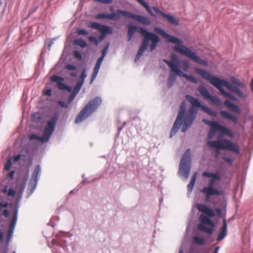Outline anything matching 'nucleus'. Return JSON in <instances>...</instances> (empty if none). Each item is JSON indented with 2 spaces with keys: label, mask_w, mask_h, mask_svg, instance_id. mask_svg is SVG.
Masks as SVG:
<instances>
[{
  "label": "nucleus",
  "mask_w": 253,
  "mask_h": 253,
  "mask_svg": "<svg viewBox=\"0 0 253 253\" xmlns=\"http://www.w3.org/2000/svg\"><path fill=\"white\" fill-rule=\"evenodd\" d=\"M186 99L192 105L186 111L185 101H183L180 106L179 110L176 119L173 125L170 133V137H172L179 129L183 123L181 128L182 132H185L193 124L196 117L198 108H201L204 112L212 117H216L217 113L207 106L202 104L199 99L190 95H186Z\"/></svg>",
  "instance_id": "1"
},
{
  "label": "nucleus",
  "mask_w": 253,
  "mask_h": 253,
  "mask_svg": "<svg viewBox=\"0 0 253 253\" xmlns=\"http://www.w3.org/2000/svg\"><path fill=\"white\" fill-rule=\"evenodd\" d=\"M136 31L140 33L141 35L143 37V39L135 57L134 61L135 62L139 59L144 51L148 48L150 42H151L150 52L153 51L160 42V39L157 34L149 32L142 27H138L137 26L132 24L128 25L127 41L128 42L131 40L134 32Z\"/></svg>",
  "instance_id": "2"
},
{
  "label": "nucleus",
  "mask_w": 253,
  "mask_h": 253,
  "mask_svg": "<svg viewBox=\"0 0 253 253\" xmlns=\"http://www.w3.org/2000/svg\"><path fill=\"white\" fill-rule=\"evenodd\" d=\"M195 71L202 78L209 81L210 84L219 90L221 94L226 97H228L234 101H237L238 100L235 96L229 92L225 91L223 88V86H225L230 91L236 93L240 98H246L247 97V94L244 93L238 87L232 85L230 83L225 80L213 76L204 69L197 68L195 69Z\"/></svg>",
  "instance_id": "3"
},
{
  "label": "nucleus",
  "mask_w": 253,
  "mask_h": 253,
  "mask_svg": "<svg viewBox=\"0 0 253 253\" xmlns=\"http://www.w3.org/2000/svg\"><path fill=\"white\" fill-rule=\"evenodd\" d=\"M154 31L167 39L168 42L176 44L177 45L173 47V50L183 55L186 56L190 59L192 60L197 63L204 66L208 65V62L207 61L200 59L190 48L183 45L182 44V41L179 38L168 34L164 30L158 27H155Z\"/></svg>",
  "instance_id": "4"
},
{
  "label": "nucleus",
  "mask_w": 253,
  "mask_h": 253,
  "mask_svg": "<svg viewBox=\"0 0 253 253\" xmlns=\"http://www.w3.org/2000/svg\"><path fill=\"white\" fill-rule=\"evenodd\" d=\"M102 103V99L100 97H96L90 100L81 110L76 118L75 122L78 124L82 122L95 111Z\"/></svg>",
  "instance_id": "5"
},
{
  "label": "nucleus",
  "mask_w": 253,
  "mask_h": 253,
  "mask_svg": "<svg viewBox=\"0 0 253 253\" xmlns=\"http://www.w3.org/2000/svg\"><path fill=\"white\" fill-rule=\"evenodd\" d=\"M58 120V116L54 114L47 122L42 136L32 134L30 136V140L36 139L43 143L48 142L55 130L56 124Z\"/></svg>",
  "instance_id": "6"
},
{
  "label": "nucleus",
  "mask_w": 253,
  "mask_h": 253,
  "mask_svg": "<svg viewBox=\"0 0 253 253\" xmlns=\"http://www.w3.org/2000/svg\"><path fill=\"white\" fill-rule=\"evenodd\" d=\"M207 145L211 148L216 149V157L218 156L220 150H230L235 152L236 154H238L240 152L238 146L228 140H224L223 141L219 140L209 141L207 142Z\"/></svg>",
  "instance_id": "7"
},
{
  "label": "nucleus",
  "mask_w": 253,
  "mask_h": 253,
  "mask_svg": "<svg viewBox=\"0 0 253 253\" xmlns=\"http://www.w3.org/2000/svg\"><path fill=\"white\" fill-rule=\"evenodd\" d=\"M211 179L210 180L207 186L204 187L201 190L202 192L205 195L206 201L209 199L213 196H220L222 194V192L213 187L215 180H219L221 177L218 173H212Z\"/></svg>",
  "instance_id": "8"
},
{
  "label": "nucleus",
  "mask_w": 253,
  "mask_h": 253,
  "mask_svg": "<svg viewBox=\"0 0 253 253\" xmlns=\"http://www.w3.org/2000/svg\"><path fill=\"white\" fill-rule=\"evenodd\" d=\"M191 151L187 149L184 153L179 164V173L186 179L188 178L191 169Z\"/></svg>",
  "instance_id": "9"
},
{
  "label": "nucleus",
  "mask_w": 253,
  "mask_h": 253,
  "mask_svg": "<svg viewBox=\"0 0 253 253\" xmlns=\"http://www.w3.org/2000/svg\"><path fill=\"white\" fill-rule=\"evenodd\" d=\"M26 184V180H18L15 182V189L16 190L18 197L16 200L14 212L12 218H15V219H17L19 204L22 197L23 193L25 188Z\"/></svg>",
  "instance_id": "10"
},
{
  "label": "nucleus",
  "mask_w": 253,
  "mask_h": 253,
  "mask_svg": "<svg viewBox=\"0 0 253 253\" xmlns=\"http://www.w3.org/2000/svg\"><path fill=\"white\" fill-rule=\"evenodd\" d=\"M41 167L40 165L36 166L32 174L27 191V198L29 197L36 189L41 174Z\"/></svg>",
  "instance_id": "11"
},
{
  "label": "nucleus",
  "mask_w": 253,
  "mask_h": 253,
  "mask_svg": "<svg viewBox=\"0 0 253 253\" xmlns=\"http://www.w3.org/2000/svg\"><path fill=\"white\" fill-rule=\"evenodd\" d=\"M86 77V69L85 68H84L80 76V80L77 82L76 85L73 89L72 92L68 98V104L73 101L77 94L79 92Z\"/></svg>",
  "instance_id": "12"
},
{
  "label": "nucleus",
  "mask_w": 253,
  "mask_h": 253,
  "mask_svg": "<svg viewBox=\"0 0 253 253\" xmlns=\"http://www.w3.org/2000/svg\"><path fill=\"white\" fill-rule=\"evenodd\" d=\"M198 91L205 99H209L217 106H220L222 104L221 100L218 97L211 95L208 89L203 85H200L197 88Z\"/></svg>",
  "instance_id": "13"
},
{
  "label": "nucleus",
  "mask_w": 253,
  "mask_h": 253,
  "mask_svg": "<svg viewBox=\"0 0 253 253\" xmlns=\"http://www.w3.org/2000/svg\"><path fill=\"white\" fill-rule=\"evenodd\" d=\"M122 13V16L127 18L132 19L139 23L149 25L151 24V22L149 19L146 17H144L142 15H137L132 13L130 11L127 10H124V11H121Z\"/></svg>",
  "instance_id": "14"
},
{
  "label": "nucleus",
  "mask_w": 253,
  "mask_h": 253,
  "mask_svg": "<svg viewBox=\"0 0 253 253\" xmlns=\"http://www.w3.org/2000/svg\"><path fill=\"white\" fill-rule=\"evenodd\" d=\"M163 62L167 64L171 72H175L177 74L181 71L179 66V60L176 54H171V61L168 59H164Z\"/></svg>",
  "instance_id": "15"
},
{
  "label": "nucleus",
  "mask_w": 253,
  "mask_h": 253,
  "mask_svg": "<svg viewBox=\"0 0 253 253\" xmlns=\"http://www.w3.org/2000/svg\"><path fill=\"white\" fill-rule=\"evenodd\" d=\"M120 11H124V10L119 9L116 10V12L110 14L104 12L100 13L97 14L95 17L97 19L107 18L112 20H117L122 16V13Z\"/></svg>",
  "instance_id": "16"
},
{
  "label": "nucleus",
  "mask_w": 253,
  "mask_h": 253,
  "mask_svg": "<svg viewBox=\"0 0 253 253\" xmlns=\"http://www.w3.org/2000/svg\"><path fill=\"white\" fill-rule=\"evenodd\" d=\"M152 9L158 14L166 18L170 24L173 25H178L179 21L170 14H166L160 10L157 6H154Z\"/></svg>",
  "instance_id": "17"
},
{
  "label": "nucleus",
  "mask_w": 253,
  "mask_h": 253,
  "mask_svg": "<svg viewBox=\"0 0 253 253\" xmlns=\"http://www.w3.org/2000/svg\"><path fill=\"white\" fill-rule=\"evenodd\" d=\"M52 242V252L53 253H63L68 251L66 246H61L60 243L56 240L53 239Z\"/></svg>",
  "instance_id": "18"
},
{
  "label": "nucleus",
  "mask_w": 253,
  "mask_h": 253,
  "mask_svg": "<svg viewBox=\"0 0 253 253\" xmlns=\"http://www.w3.org/2000/svg\"><path fill=\"white\" fill-rule=\"evenodd\" d=\"M227 234V224L226 222V220L225 218H224L223 219V225L220 227L218 236L217 237V241H222Z\"/></svg>",
  "instance_id": "19"
},
{
  "label": "nucleus",
  "mask_w": 253,
  "mask_h": 253,
  "mask_svg": "<svg viewBox=\"0 0 253 253\" xmlns=\"http://www.w3.org/2000/svg\"><path fill=\"white\" fill-rule=\"evenodd\" d=\"M17 219L14 218H12L10 226L8 229L7 235L6 237V243L7 245H8L10 240L12 239L13 237V232L14 231V229L15 227V225L16 224Z\"/></svg>",
  "instance_id": "20"
},
{
  "label": "nucleus",
  "mask_w": 253,
  "mask_h": 253,
  "mask_svg": "<svg viewBox=\"0 0 253 253\" xmlns=\"http://www.w3.org/2000/svg\"><path fill=\"white\" fill-rule=\"evenodd\" d=\"M220 114L223 118L230 120L235 124L238 123V119L235 115H233L226 111H221Z\"/></svg>",
  "instance_id": "21"
},
{
  "label": "nucleus",
  "mask_w": 253,
  "mask_h": 253,
  "mask_svg": "<svg viewBox=\"0 0 253 253\" xmlns=\"http://www.w3.org/2000/svg\"><path fill=\"white\" fill-rule=\"evenodd\" d=\"M173 73H170L169 78L167 85L169 88H170L172 86L173 84L175 82L176 80V78L177 76H179V74H177L175 72H173Z\"/></svg>",
  "instance_id": "22"
},
{
  "label": "nucleus",
  "mask_w": 253,
  "mask_h": 253,
  "mask_svg": "<svg viewBox=\"0 0 253 253\" xmlns=\"http://www.w3.org/2000/svg\"><path fill=\"white\" fill-rule=\"evenodd\" d=\"M177 74H179V76L185 78L187 81L192 83L197 84L198 82V81L196 78L191 75H189L185 73H184L183 72H182L181 70Z\"/></svg>",
  "instance_id": "23"
},
{
  "label": "nucleus",
  "mask_w": 253,
  "mask_h": 253,
  "mask_svg": "<svg viewBox=\"0 0 253 253\" xmlns=\"http://www.w3.org/2000/svg\"><path fill=\"white\" fill-rule=\"evenodd\" d=\"M197 177V172H195L192 175L190 183L187 185L188 194L190 195L195 185Z\"/></svg>",
  "instance_id": "24"
},
{
  "label": "nucleus",
  "mask_w": 253,
  "mask_h": 253,
  "mask_svg": "<svg viewBox=\"0 0 253 253\" xmlns=\"http://www.w3.org/2000/svg\"><path fill=\"white\" fill-rule=\"evenodd\" d=\"M102 34H112L113 33V30L108 26L101 25L99 31Z\"/></svg>",
  "instance_id": "25"
},
{
  "label": "nucleus",
  "mask_w": 253,
  "mask_h": 253,
  "mask_svg": "<svg viewBox=\"0 0 253 253\" xmlns=\"http://www.w3.org/2000/svg\"><path fill=\"white\" fill-rule=\"evenodd\" d=\"M198 228L199 230L204 231L209 235H211L213 233V229L211 228L207 227L204 224H199L198 226Z\"/></svg>",
  "instance_id": "26"
},
{
  "label": "nucleus",
  "mask_w": 253,
  "mask_h": 253,
  "mask_svg": "<svg viewBox=\"0 0 253 253\" xmlns=\"http://www.w3.org/2000/svg\"><path fill=\"white\" fill-rule=\"evenodd\" d=\"M199 219L202 223L201 224L212 225V220L209 217L204 214H201L199 217Z\"/></svg>",
  "instance_id": "27"
},
{
  "label": "nucleus",
  "mask_w": 253,
  "mask_h": 253,
  "mask_svg": "<svg viewBox=\"0 0 253 253\" xmlns=\"http://www.w3.org/2000/svg\"><path fill=\"white\" fill-rule=\"evenodd\" d=\"M231 82L234 84L233 85L236 86L239 88H244L245 87V84L241 82L239 79L235 77L232 76L231 77Z\"/></svg>",
  "instance_id": "28"
},
{
  "label": "nucleus",
  "mask_w": 253,
  "mask_h": 253,
  "mask_svg": "<svg viewBox=\"0 0 253 253\" xmlns=\"http://www.w3.org/2000/svg\"><path fill=\"white\" fill-rule=\"evenodd\" d=\"M211 127V130L215 131H219L221 132L224 126L220 125L218 123L216 122L213 121Z\"/></svg>",
  "instance_id": "29"
},
{
  "label": "nucleus",
  "mask_w": 253,
  "mask_h": 253,
  "mask_svg": "<svg viewBox=\"0 0 253 253\" xmlns=\"http://www.w3.org/2000/svg\"><path fill=\"white\" fill-rule=\"evenodd\" d=\"M193 241L196 244L203 246L205 244V241L204 239L198 236H194L193 238Z\"/></svg>",
  "instance_id": "30"
},
{
  "label": "nucleus",
  "mask_w": 253,
  "mask_h": 253,
  "mask_svg": "<svg viewBox=\"0 0 253 253\" xmlns=\"http://www.w3.org/2000/svg\"><path fill=\"white\" fill-rule=\"evenodd\" d=\"M74 43L82 48H84L87 46L86 42L83 39H77L75 40Z\"/></svg>",
  "instance_id": "31"
},
{
  "label": "nucleus",
  "mask_w": 253,
  "mask_h": 253,
  "mask_svg": "<svg viewBox=\"0 0 253 253\" xmlns=\"http://www.w3.org/2000/svg\"><path fill=\"white\" fill-rule=\"evenodd\" d=\"M50 80L52 82H56L57 83V85H58L59 83H61L64 81V79L63 77L54 75L50 77Z\"/></svg>",
  "instance_id": "32"
},
{
  "label": "nucleus",
  "mask_w": 253,
  "mask_h": 253,
  "mask_svg": "<svg viewBox=\"0 0 253 253\" xmlns=\"http://www.w3.org/2000/svg\"><path fill=\"white\" fill-rule=\"evenodd\" d=\"M101 24L96 22H90L88 23V27L99 31Z\"/></svg>",
  "instance_id": "33"
},
{
  "label": "nucleus",
  "mask_w": 253,
  "mask_h": 253,
  "mask_svg": "<svg viewBox=\"0 0 253 253\" xmlns=\"http://www.w3.org/2000/svg\"><path fill=\"white\" fill-rule=\"evenodd\" d=\"M221 133L223 134L227 135L230 137H233L234 135L233 133L229 129L225 126L223 127Z\"/></svg>",
  "instance_id": "34"
},
{
  "label": "nucleus",
  "mask_w": 253,
  "mask_h": 253,
  "mask_svg": "<svg viewBox=\"0 0 253 253\" xmlns=\"http://www.w3.org/2000/svg\"><path fill=\"white\" fill-rule=\"evenodd\" d=\"M196 207L199 211L203 213H205L208 208L206 205L202 204H198L196 206Z\"/></svg>",
  "instance_id": "35"
},
{
  "label": "nucleus",
  "mask_w": 253,
  "mask_h": 253,
  "mask_svg": "<svg viewBox=\"0 0 253 253\" xmlns=\"http://www.w3.org/2000/svg\"><path fill=\"white\" fill-rule=\"evenodd\" d=\"M11 166V158H9L4 166V169L6 171H8L10 169V167Z\"/></svg>",
  "instance_id": "36"
},
{
  "label": "nucleus",
  "mask_w": 253,
  "mask_h": 253,
  "mask_svg": "<svg viewBox=\"0 0 253 253\" xmlns=\"http://www.w3.org/2000/svg\"><path fill=\"white\" fill-rule=\"evenodd\" d=\"M16 189L14 190L12 188L9 189L7 193V196L8 197H13L16 194Z\"/></svg>",
  "instance_id": "37"
},
{
  "label": "nucleus",
  "mask_w": 253,
  "mask_h": 253,
  "mask_svg": "<svg viewBox=\"0 0 253 253\" xmlns=\"http://www.w3.org/2000/svg\"><path fill=\"white\" fill-rule=\"evenodd\" d=\"M210 217H212L214 216L213 211L210 208H208L205 212L204 213Z\"/></svg>",
  "instance_id": "38"
},
{
  "label": "nucleus",
  "mask_w": 253,
  "mask_h": 253,
  "mask_svg": "<svg viewBox=\"0 0 253 253\" xmlns=\"http://www.w3.org/2000/svg\"><path fill=\"white\" fill-rule=\"evenodd\" d=\"M98 72V71L93 69V72L90 79V84H92L94 82V81L95 80V78L97 76Z\"/></svg>",
  "instance_id": "39"
},
{
  "label": "nucleus",
  "mask_w": 253,
  "mask_h": 253,
  "mask_svg": "<svg viewBox=\"0 0 253 253\" xmlns=\"http://www.w3.org/2000/svg\"><path fill=\"white\" fill-rule=\"evenodd\" d=\"M231 109H232L233 111L236 112L237 114H240L241 113V110L239 108V107L236 104H233V105L232 106V107L230 108Z\"/></svg>",
  "instance_id": "40"
},
{
  "label": "nucleus",
  "mask_w": 253,
  "mask_h": 253,
  "mask_svg": "<svg viewBox=\"0 0 253 253\" xmlns=\"http://www.w3.org/2000/svg\"><path fill=\"white\" fill-rule=\"evenodd\" d=\"M109 42H108L106 45L105 46V47L103 48V50H102V52H101V55L102 56H103L104 57H105L106 55V53H107V52L109 49Z\"/></svg>",
  "instance_id": "41"
},
{
  "label": "nucleus",
  "mask_w": 253,
  "mask_h": 253,
  "mask_svg": "<svg viewBox=\"0 0 253 253\" xmlns=\"http://www.w3.org/2000/svg\"><path fill=\"white\" fill-rule=\"evenodd\" d=\"M78 34L80 35H87L89 34V33L85 30L83 29H79L77 30Z\"/></svg>",
  "instance_id": "42"
},
{
  "label": "nucleus",
  "mask_w": 253,
  "mask_h": 253,
  "mask_svg": "<svg viewBox=\"0 0 253 253\" xmlns=\"http://www.w3.org/2000/svg\"><path fill=\"white\" fill-rule=\"evenodd\" d=\"M95 2H100L103 4H110L113 2L112 0H94Z\"/></svg>",
  "instance_id": "43"
},
{
  "label": "nucleus",
  "mask_w": 253,
  "mask_h": 253,
  "mask_svg": "<svg viewBox=\"0 0 253 253\" xmlns=\"http://www.w3.org/2000/svg\"><path fill=\"white\" fill-rule=\"evenodd\" d=\"M88 39L91 42H94L96 43V45H98L99 44V41L97 40V39L94 37V36H89L88 37Z\"/></svg>",
  "instance_id": "44"
},
{
  "label": "nucleus",
  "mask_w": 253,
  "mask_h": 253,
  "mask_svg": "<svg viewBox=\"0 0 253 253\" xmlns=\"http://www.w3.org/2000/svg\"><path fill=\"white\" fill-rule=\"evenodd\" d=\"M66 69L69 70L75 71L77 70V68L73 64H68L66 66Z\"/></svg>",
  "instance_id": "45"
},
{
  "label": "nucleus",
  "mask_w": 253,
  "mask_h": 253,
  "mask_svg": "<svg viewBox=\"0 0 253 253\" xmlns=\"http://www.w3.org/2000/svg\"><path fill=\"white\" fill-rule=\"evenodd\" d=\"M74 55L75 57L81 60L83 58L82 54L79 52L78 51H75L74 53Z\"/></svg>",
  "instance_id": "46"
},
{
  "label": "nucleus",
  "mask_w": 253,
  "mask_h": 253,
  "mask_svg": "<svg viewBox=\"0 0 253 253\" xmlns=\"http://www.w3.org/2000/svg\"><path fill=\"white\" fill-rule=\"evenodd\" d=\"M0 186H1V187H2V185H0ZM8 186L7 185H5L3 187V188H1V190H0V193H3L4 194H6L7 195V193L8 192Z\"/></svg>",
  "instance_id": "47"
},
{
  "label": "nucleus",
  "mask_w": 253,
  "mask_h": 253,
  "mask_svg": "<svg viewBox=\"0 0 253 253\" xmlns=\"http://www.w3.org/2000/svg\"><path fill=\"white\" fill-rule=\"evenodd\" d=\"M233 103H232L231 101H230L229 100H226L224 101V104L226 106L228 107L229 108H230L233 105Z\"/></svg>",
  "instance_id": "48"
},
{
  "label": "nucleus",
  "mask_w": 253,
  "mask_h": 253,
  "mask_svg": "<svg viewBox=\"0 0 253 253\" xmlns=\"http://www.w3.org/2000/svg\"><path fill=\"white\" fill-rule=\"evenodd\" d=\"M14 174H15V170H12L10 171L9 172L7 173L6 174V177H8V178H12L14 177Z\"/></svg>",
  "instance_id": "49"
},
{
  "label": "nucleus",
  "mask_w": 253,
  "mask_h": 253,
  "mask_svg": "<svg viewBox=\"0 0 253 253\" xmlns=\"http://www.w3.org/2000/svg\"><path fill=\"white\" fill-rule=\"evenodd\" d=\"M22 155L21 154H18L13 157V161L14 162L16 163L19 161L21 158Z\"/></svg>",
  "instance_id": "50"
},
{
  "label": "nucleus",
  "mask_w": 253,
  "mask_h": 253,
  "mask_svg": "<svg viewBox=\"0 0 253 253\" xmlns=\"http://www.w3.org/2000/svg\"><path fill=\"white\" fill-rule=\"evenodd\" d=\"M58 104L63 108H67L68 107V104H67L61 100L58 101Z\"/></svg>",
  "instance_id": "51"
},
{
  "label": "nucleus",
  "mask_w": 253,
  "mask_h": 253,
  "mask_svg": "<svg viewBox=\"0 0 253 253\" xmlns=\"http://www.w3.org/2000/svg\"><path fill=\"white\" fill-rule=\"evenodd\" d=\"M66 84L63 83V82H61V83H59L58 85H57L58 87L60 90H64L66 87Z\"/></svg>",
  "instance_id": "52"
},
{
  "label": "nucleus",
  "mask_w": 253,
  "mask_h": 253,
  "mask_svg": "<svg viewBox=\"0 0 253 253\" xmlns=\"http://www.w3.org/2000/svg\"><path fill=\"white\" fill-rule=\"evenodd\" d=\"M223 159L226 162H227L228 163H229L230 164L232 165V163H233V160L231 159V158H227V157H224L223 158Z\"/></svg>",
  "instance_id": "53"
},
{
  "label": "nucleus",
  "mask_w": 253,
  "mask_h": 253,
  "mask_svg": "<svg viewBox=\"0 0 253 253\" xmlns=\"http://www.w3.org/2000/svg\"><path fill=\"white\" fill-rule=\"evenodd\" d=\"M211 172H210L209 171H204L203 173V175L205 177H211Z\"/></svg>",
  "instance_id": "54"
},
{
  "label": "nucleus",
  "mask_w": 253,
  "mask_h": 253,
  "mask_svg": "<svg viewBox=\"0 0 253 253\" xmlns=\"http://www.w3.org/2000/svg\"><path fill=\"white\" fill-rule=\"evenodd\" d=\"M203 122L206 125L209 126H211L213 121H209L208 120H207V119H203Z\"/></svg>",
  "instance_id": "55"
},
{
  "label": "nucleus",
  "mask_w": 253,
  "mask_h": 253,
  "mask_svg": "<svg viewBox=\"0 0 253 253\" xmlns=\"http://www.w3.org/2000/svg\"><path fill=\"white\" fill-rule=\"evenodd\" d=\"M183 65H184V69L185 71H187L188 67H189V64L187 61H184L183 62Z\"/></svg>",
  "instance_id": "56"
},
{
  "label": "nucleus",
  "mask_w": 253,
  "mask_h": 253,
  "mask_svg": "<svg viewBox=\"0 0 253 253\" xmlns=\"http://www.w3.org/2000/svg\"><path fill=\"white\" fill-rule=\"evenodd\" d=\"M101 65V64L100 63H98L97 62H96V64L95 65V67L94 68V70H97V71H99Z\"/></svg>",
  "instance_id": "57"
},
{
  "label": "nucleus",
  "mask_w": 253,
  "mask_h": 253,
  "mask_svg": "<svg viewBox=\"0 0 253 253\" xmlns=\"http://www.w3.org/2000/svg\"><path fill=\"white\" fill-rule=\"evenodd\" d=\"M44 94L47 96H51L52 94V90L51 89H48L44 91Z\"/></svg>",
  "instance_id": "58"
},
{
  "label": "nucleus",
  "mask_w": 253,
  "mask_h": 253,
  "mask_svg": "<svg viewBox=\"0 0 253 253\" xmlns=\"http://www.w3.org/2000/svg\"><path fill=\"white\" fill-rule=\"evenodd\" d=\"M9 211L7 209H5L3 211L2 214L5 217H7L9 215Z\"/></svg>",
  "instance_id": "59"
},
{
  "label": "nucleus",
  "mask_w": 253,
  "mask_h": 253,
  "mask_svg": "<svg viewBox=\"0 0 253 253\" xmlns=\"http://www.w3.org/2000/svg\"><path fill=\"white\" fill-rule=\"evenodd\" d=\"M214 132H215V131H213V130H211L210 131L209 133V135H208V139H211V138H212V136H213V134H214Z\"/></svg>",
  "instance_id": "60"
},
{
  "label": "nucleus",
  "mask_w": 253,
  "mask_h": 253,
  "mask_svg": "<svg viewBox=\"0 0 253 253\" xmlns=\"http://www.w3.org/2000/svg\"><path fill=\"white\" fill-rule=\"evenodd\" d=\"M64 90H66L70 92H72L73 89L72 87L69 85H66Z\"/></svg>",
  "instance_id": "61"
},
{
  "label": "nucleus",
  "mask_w": 253,
  "mask_h": 253,
  "mask_svg": "<svg viewBox=\"0 0 253 253\" xmlns=\"http://www.w3.org/2000/svg\"><path fill=\"white\" fill-rule=\"evenodd\" d=\"M217 214L220 215L222 214V210L219 208H216L215 210Z\"/></svg>",
  "instance_id": "62"
},
{
  "label": "nucleus",
  "mask_w": 253,
  "mask_h": 253,
  "mask_svg": "<svg viewBox=\"0 0 253 253\" xmlns=\"http://www.w3.org/2000/svg\"><path fill=\"white\" fill-rule=\"evenodd\" d=\"M105 35H106L101 33V35L99 37V42L104 39Z\"/></svg>",
  "instance_id": "63"
},
{
  "label": "nucleus",
  "mask_w": 253,
  "mask_h": 253,
  "mask_svg": "<svg viewBox=\"0 0 253 253\" xmlns=\"http://www.w3.org/2000/svg\"><path fill=\"white\" fill-rule=\"evenodd\" d=\"M220 249V247L218 246L215 248L212 253H218V252Z\"/></svg>",
  "instance_id": "64"
}]
</instances>
